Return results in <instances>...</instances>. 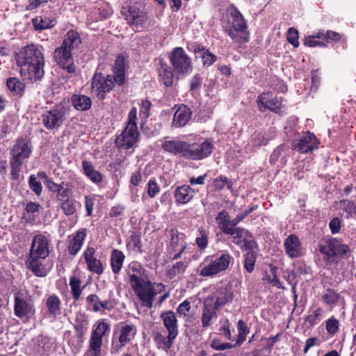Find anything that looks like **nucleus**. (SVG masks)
<instances>
[{"label": "nucleus", "instance_id": "1", "mask_svg": "<svg viewBox=\"0 0 356 356\" xmlns=\"http://www.w3.org/2000/svg\"><path fill=\"white\" fill-rule=\"evenodd\" d=\"M16 61L24 81L34 83L43 77L44 56L40 47L31 44L22 47L16 54Z\"/></svg>", "mask_w": 356, "mask_h": 356}, {"label": "nucleus", "instance_id": "2", "mask_svg": "<svg viewBox=\"0 0 356 356\" xmlns=\"http://www.w3.org/2000/svg\"><path fill=\"white\" fill-rule=\"evenodd\" d=\"M49 253L47 238L42 234L35 235L32 240L26 264L27 268L36 276L44 277L47 275V269L43 263Z\"/></svg>", "mask_w": 356, "mask_h": 356}, {"label": "nucleus", "instance_id": "3", "mask_svg": "<svg viewBox=\"0 0 356 356\" xmlns=\"http://www.w3.org/2000/svg\"><path fill=\"white\" fill-rule=\"evenodd\" d=\"M136 120L137 109L133 107L129 113L128 120L125 128L115 140V143L118 148L129 149L136 146L139 137Z\"/></svg>", "mask_w": 356, "mask_h": 356}, {"label": "nucleus", "instance_id": "4", "mask_svg": "<svg viewBox=\"0 0 356 356\" xmlns=\"http://www.w3.org/2000/svg\"><path fill=\"white\" fill-rule=\"evenodd\" d=\"M140 305L151 309L156 296L165 291V286L162 283L152 282L149 278L131 286Z\"/></svg>", "mask_w": 356, "mask_h": 356}, {"label": "nucleus", "instance_id": "5", "mask_svg": "<svg viewBox=\"0 0 356 356\" xmlns=\"http://www.w3.org/2000/svg\"><path fill=\"white\" fill-rule=\"evenodd\" d=\"M234 261L228 252L207 257L199 266V275L202 277H213L226 271Z\"/></svg>", "mask_w": 356, "mask_h": 356}, {"label": "nucleus", "instance_id": "6", "mask_svg": "<svg viewBox=\"0 0 356 356\" xmlns=\"http://www.w3.org/2000/svg\"><path fill=\"white\" fill-rule=\"evenodd\" d=\"M230 17L229 24L223 27L225 31L234 42L239 44L247 42L249 31L243 16L236 8H232L230 10Z\"/></svg>", "mask_w": 356, "mask_h": 356}, {"label": "nucleus", "instance_id": "7", "mask_svg": "<svg viewBox=\"0 0 356 356\" xmlns=\"http://www.w3.org/2000/svg\"><path fill=\"white\" fill-rule=\"evenodd\" d=\"M111 325L106 319H99L93 325L84 356H102L103 338L109 333Z\"/></svg>", "mask_w": 356, "mask_h": 356}, {"label": "nucleus", "instance_id": "8", "mask_svg": "<svg viewBox=\"0 0 356 356\" xmlns=\"http://www.w3.org/2000/svg\"><path fill=\"white\" fill-rule=\"evenodd\" d=\"M70 111L69 104L62 102L42 114V124L47 129H58L70 115Z\"/></svg>", "mask_w": 356, "mask_h": 356}, {"label": "nucleus", "instance_id": "9", "mask_svg": "<svg viewBox=\"0 0 356 356\" xmlns=\"http://www.w3.org/2000/svg\"><path fill=\"white\" fill-rule=\"evenodd\" d=\"M35 302L31 296L22 292L15 293L14 314L17 318L26 323L35 316Z\"/></svg>", "mask_w": 356, "mask_h": 356}, {"label": "nucleus", "instance_id": "10", "mask_svg": "<svg viewBox=\"0 0 356 356\" xmlns=\"http://www.w3.org/2000/svg\"><path fill=\"white\" fill-rule=\"evenodd\" d=\"M169 60L176 75H186L193 69L190 57L181 47H175L169 55Z\"/></svg>", "mask_w": 356, "mask_h": 356}, {"label": "nucleus", "instance_id": "11", "mask_svg": "<svg viewBox=\"0 0 356 356\" xmlns=\"http://www.w3.org/2000/svg\"><path fill=\"white\" fill-rule=\"evenodd\" d=\"M214 145L210 138H206L201 143H187L184 158L199 161L208 157L213 152Z\"/></svg>", "mask_w": 356, "mask_h": 356}, {"label": "nucleus", "instance_id": "12", "mask_svg": "<svg viewBox=\"0 0 356 356\" xmlns=\"http://www.w3.org/2000/svg\"><path fill=\"white\" fill-rule=\"evenodd\" d=\"M320 252L327 260L334 261L336 256L343 257L350 251L349 247L336 238L324 240L320 245Z\"/></svg>", "mask_w": 356, "mask_h": 356}, {"label": "nucleus", "instance_id": "13", "mask_svg": "<svg viewBox=\"0 0 356 356\" xmlns=\"http://www.w3.org/2000/svg\"><path fill=\"white\" fill-rule=\"evenodd\" d=\"M115 78L113 75L106 77L101 74H95L92 81V91L99 99H104L106 92H109L115 85Z\"/></svg>", "mask_w": 356, "mask_h": 356}, {"label": "nucleus", "instance_id": "14", "mask_svg": "<svg viewBox=\"0 0 356 356\" xmlns=\"http://www.w3.org/2000/svg\"><path fill=\"white\" fill-rule=\"evenodd\" d=\"M136 333V328L133 325L126 324L123 325L120 331L119 336L115 338L113 337L111 342V353H118L122 347L126 346Z\"/></svg>", "mask_w": 356, "mask_h": 356}, {"label": "nucleus", "instance_id": "15", "mask_svg": "<svg viewBox=\"0 0 356 356\" xmlns=\"http://www.w3.org/2000/svg\"><path fill=\"white\" fill-rule=\"evenodd\" d=\"M234 298V292L232 286L218 287L216 291L205 299H210L216 307L220 309L224 305L230 303Z\"/></svg>", "mask_w": 356, "mask_h": 356}, {"label": "nucleus", "instance_id": "16", "mask_svg": "<svg viewBox=\"0 0 356 356\" xmlns=\"http://www.w3.org/2000/svg\"><path fill=\"white\" fill-rule=\"evenodd\" d=\"M54 58L55 61L68 73H75L76 67L72 62V51L61 44L55 50Z\"/></svg>", "mask_w": 356, "mask_h": 356}, {"label": "nucleus", "instance_id": "17", "mask_svg": "<svg viewBox=\"0 0 356 356\" xmlns=\"http://www.w3.org/2000/svg\"><path fill=\"white\" fill-rule=\"evenodd\" d=\"M47 187L55 194L58 204L72 197V190L67 182L62 181L60 184H56L51 179H47Z\"/></svg>", "mask_w": 356, "mask_h": 356}, {"label": "nucleus", "instance_id": "18", "mask_svg": "<svg viewBox=\"0 0 356 356\" xmlns=\"http://www.w3.org/2000/svg\"><path fill=\"white\" fill-rule=\"evenodd\" d=\"M257 104L261 112L270 110L273 112L279 113L282 106L281 99L278 97L273 98L269 92H262L259 95Z\"/></svg>", "mask_w": 356, "mask_h": 356}, {"label": "nucleus", "instance_id": "19", "mask_svg": "<svg viewBox=\"0 0 356 356\" xmlns=\"http://www.w3.org/2000/svg\"><path fill=\"white\" fill-rule=\"evenodd\" d=\"M319 141L313 133H304L294 145V149L300 153H307L318 148Z\"/></svg>", "mask_w": 356, "mask_h": 356}, {"label": "nucleus", "instance_id": "20", "mask_svg": "<svg viewBox=\"0 0 356 356\" xmlns=\"http://www.w3.org/2000/svg\"><path fill=\"white\" fill-rule=\"evenodd\" d=\"M284 248L286 254L291 258H298L303 254L301 242L295 234H290L284 241Z\"/></svg>", "mask_w": 356, "mask_h": 356}, {"label": "nucleus", "instance_id": "21", "mask_svg": "<svg viewBox=\"0 0 356 356\" xmlns=\"http://www.w3.org/2000/svg\"><path fill=\"white\" fill-rule=\"evenodd\" d=\"M124 15L127 23L132 29H138L147 20L146 14L136 6H129L124 11Z\"/></svg>", "mask_w": 356, "mask_h": 356}, {"label": "nucleus", "instance_id": "22", "mask_svg": "<svg viewBox=\"0 0 356 356\" xmlns=\"http://www.w3.org/2000/svg\"><path fill=\"white\" fill-rule=\"evenodd\" d=\"M95 249L92 247H88L83 253V257L87 264L88 270L98 275L104 273L102 262L95 257Z\"/></svg>", "mask_w": 356, "mask_h": 356}, {"label": "nucleus", "instance_id": "23", "mask_svg": "<svg viewBox=\"0 0 356 356\" xmlns=\"http://www.w3.org/2000/svg\"><path fill=\"white\" fill-rule=\"evenodd\" d=\"M11 152L13 155L11 159L24 161L31 153L29 140L22 138L17 139Z\"/></svg>", "mask_w": 356, "mask_h": 356}, {"label": "nucleus", "instance_id": "24", "mask_svg": "<svg viewBox=\"0 0 356 356\" xmlns=\"http://www.w3.org/2000/svg\"><path fill=\"white\" fill-rule=\"evenodd\" d=\"M127 271L129 277L131 286L148 278L147 276L145 275L144 268L137 261L131 262L128 266Z\"/></svg>", "mask_w": 356, "mask_h": 356}, {"label": "nucleus", "instance_id": "25", "mask_svg": "<svg viewBox=\"0 0 356 356\" xmlns=\"http://www.w3.org/2000/svg\"><path fill=\"white\" fill-rule=\"evenodd\" d=\"M219 309L212 303L210 299H204L202 314V324L203 327H207L211 324V321L217 318V311Z\"/></svg>", "mask_w": 356, "mask_h": 356}, {"label": "nucleus", "instance_id": "26", "mask_svg": "<svg viewBox=\"0 0 356 356\" xmlns=\"http://www.w3.org/2000/svg\"><path fill=\"white\" fill-rule=\"evenodd\" d=\"M160 318L170 334V339H175L178 334V326L175 313L172 311L165 312L161 314Z\"/></svg>", "mask_w": 356, "mask_h": 356}, {"label": "nucleus", "instance_id": "27", "mask_svg": "<svg viewBox=\"0 0 356 356\" xmlns=\"http://www.w3.org/2000/svg\"><path fill=\"white\" fill-rule=\"evenodd\" d=\"M170 235V248L175 251L177 252L173 257V259H177L184 252L185 249V243L183 238V234H179L178 231L175 228H171L169 230Z\"/></svg>", "mask_w": 356, "mask_h": 356}, {"label": "nucleus", "instance_id": "28", "mask_svg": "<svg viewBox=\"0 0 356 356\" xmlns=\"http://www.w3.org/2000/svg\"><path fill=\"white\" fill-rule=\"evenodd\" d=\"M191 109L185 106H180L175 111L172 120V126L175 127H182L185 126L191 118Z\"/></svg>", "mask_w": 356, "mask_h": 356}, {"label": "nucleus", "instance_id": "29", "mask_svg": "<svg viewBox=\"0 0 356 356\" xmlns=\"http://www.w3.org/2000/svg\"><path fill=\"white\" fill-rule=\"evenodd\" d=\"M161 146L165 151L175 155H180L184 158L187 142L183 140H167L163 142Z\"/></svg>", "mask_w": 356, "mask_h": 356}, {"label": "nucleus", "instance_id": "30", "mask_svg": "<svg viewBox=\"0 0 356 356\" xmlns=\"http://www.w3.org/2000/svg\"><path fill=\"white\" fill-rule=\"evenodd\" d=\"M86 236V229L82 228L78 230L75 235L69 241L68 251L72 255H75L81 250L83 241Z\"/></svg>", "mask_w": 356, "mask_h": 356}, {"label": "nucleus", "instance_id": "31", "mask_svg": "<svg viewBox=\"0 0 356 356\" xmlns=\"http://www.w3.org/2000/svg\"><path fill=\"white\" fill-rule=\"evenodd\" d=\"M226 234L229 235L232 238V241L238 245H241L243 243L246 245L250 242L252 238L248 230L241 227L235 229L230 228Z\"/></svg>", "mask_w": 356, "mask_h": 356}, {"label": "nucleus", "instance_id": "32", "mask_svg": "<svg viewBox=\"0 0 356 356\" xmlns=\"http://www.w3.org/2000/svg\"><path fill=\"white\" fill-rule=\"evenodd\" d=\"M195 191L188 185L178 186L175 191L176 202L179 204L189 202L194 197Z\"/></svg>", "mask_w": 356, "mask_h": 356}, {"label": "nucleus", "instance_id": "33", "mask_svg": "<svg viewBox=\"0 0 356 356\" xmlns=\"http://www.w3.org/2000/svg\"><path fill=\"white\" fill-rule=\"evenodd\" d=\"M71 102L73 107L79 111H88L92 106L90 97L84 95H73L71 97Z\"/></svg>", "mask_w": 356, "mask_h": 356}, {"label": "nucleus", "instance_id": "34", "mask_svg": "<svg viewBox=\"0 0 356 356\" xmlns=\"http://www.w3.org/2000/svg\"><path fill=\"white\" fill-rule=\"evenodd\" d=\"M113 75L115 78V82L119 86H122L124 83V58L120 55L118 56L115 61L113 67Z\"/></svg>", "mask_w": 356, "mask_h": 356}, {"label": "nucleus", "instance_id": "35", "mask_svg": "<svg viewBox=\"0 0 356 356\" xmlns=\"http://www.w3.org/2000/svg\"><path fill=\"white\" fill-rule=\"evenodd\" d=\"M48 314L56 318L61 314V301L55 294L49 296L45 302Z\"/></svg>", "mask_w": 356, "mask_h": 356}, {"label": "nucleus", "instance_id": "36", "mask_svg": "<svg viewBox=\"0 0 356 356\" xmlns=\"http://www.w3.org/2000/svg\"><path fill=\"white\" fill-rule=\"evenodd\" d=\"M82 168L84 174L95 184H99L102 181V174L95 169L91 162L84 160L82 161Z\"/></svg>", "mask_w": 356, "mask_h": 356}, {"label": "nucleus", "instance_id": "37", "mask_svg": "<svg viewBox=\"0 0 356 356\" xmlns=\"http://www.w3.org/2000/svg\"><path fill=\"white\" fill-rule=\"evenodd\" d=\"M125 256L124 253L117 249L112 251L111 254V266L112 271L115 275H117L121 270Z\"/></svg>", "mask_w": 356, "mask_h": 356}, {"label": "nucleus", "instance_id": "38", "mask_svg": "<svg viewBox=\"0 0 356 356\" xmlns=\"http://www.w3.org/2000/svg\"><path fill=\"white\" fill-rule=\"evenodd\" d=\"M81 42V40L79 33L74 31H69L66 34L62 45L70 51H73L78 48Z\"/></svg>", "mask_w": 356, "mask_h": 356}, {"label": "nucleus", "instance_id": "39", "mask_svg": "<svg viewBox=\"0 0 356 356\" xmlns=\"http://www.w3.org/2000/svg\"><path fill=\"white\" fill-rule=\"evenodd\" d=\"M158 72L165 86L169 87L172 85L174 74L171 67L168 66L167 63H161L160 67L158 69Z\"/></svg>", "mask_w": 356, "mask_h": 356}, {"label": "nucleus", "instance_id": "40", "mask_svg": "<svg viewBox=\"0 0 356 356\" xmlns=\"http://www.w3.org/2000/svg\"><path fill=\"white\" fill-rule=\"evenodd\" d=\"M218 228L224 233L227 234L230 229V216L225 210L220 211L216 217Z\"/></svg>", "mask_w": 356, "mask_h": 356}, {"label": "nucleus", "instance_id": "41", "mask_svg": "<svg viewBox=\"0 0 356 356\" xmlns=\"http://www.w3.org/2000/svg\"><path fill=\"white\" fill-rule=\"evenodd\" d=\"M33 27L37 31H41L53 27L55 25L54 20L45 16H38L32 19Z\"/></svg>", "mask_w": 356, "mask_h": 356}, {"label": "nucleus", "instance_id": "42", "mask_svg": "<svg viewBox=\"0 0 356 356\" xmlns=\"http://www.w3.org/2000/svg\"><path fill=\"white\" fill-rule=\"evenodd\" d=\"M81 280L76 276H72L70 278V286L71 293L74 300H79L84 286L81 287Z\"/></svg>", "mask_w": 356, "mask_h": 356}, {"label": "nucleus", "instance_id": "43", "mask_svg": "<svg viewBox=\"0 0 356 356\" xmlns=\"http://www.w3.org/2000/svg\"><path fill=\"white\" fill-rule=\"evenodd\" d=\"M7 86L8 89L16 95L22 96L24 92L25 84L22 83L18 79L13 77L7 79Z\"/></svg>", "mask_w": 356, "mask_h": 356}, {"label": "nucleus", "instance_id": "44", "mask_svg": "<svg viewBox=\"0 0 356 356\" xmlns=\"http://www.w3.org/2000/svg\"><path fill=\"white\" fill-rule=\"evenodd\" d=\"M77 202L73 199L72 197L60 204H59L60 208L66 216L73 215L76 211Z\"/></svg>", "mask_w": 356, "mask_h": 356}, {"label": "nucleus", "instance_id": "45", "mask_svg": "<svg viewBox=\"0 0 356 356\" xmlns=\"http://www.w3.org/2000/svg\"><path fill=\"white\" fill-rule=\"evenodd\" d=\"M339 297V294L333 289H327L323 292L321 298L325 304L333 305L338 302Z\"/></svg>", "mask_w": 356, "mask_h": 356}, {"label": "nucleus", "instance_id": "46", "mask_svg": "<svg viewBox=\"0 0 356 356\" xmlns=\"http://www.w3.org/2000/svg\"><path fill=\"white\" fill-rule=\"evenodd\" d=\"M237 328L238 334L236 344L234 346H240L245 341L246 336L249 333V328L247 327L245 322L242 320H239L238 321Z\"/></svg>", "mask_w": 356, "mask_h": 356}, {"label": "nucleus", "instance_id": "47", "mask_svg": "<svg viewBox=\"0 0 356 356\" xmlns=\"http://www.w3.org/2000/svg\"><path fill=\"white\" fill-rule=\"evenodd\" d=\"M195 53L200 54L204 65H211L216 59V56L204 48H198L195 50Z\"/></svg>", "mask_w": 356, "mask_h": 356}, {"label": "nucleus", "instance_id": "48", "mask_svg": "<svg viewBox=\"0 0 356 356\" xmlns=\"http://www.w3.org/2000/svg\"><path fill=\"white\" fill-rule=\"evenodd\" d=\"M213 186L216 190H222L226 186L227 188L232 191L233 190V183L231 180L227 179V177L220 175L216 178L213 181Z\"/></svg>", "mask_w": 356, "mask_h": 356}, {"label": "nucleus", "instance_id": "49", "mask_svg": "<svg viewBox=\"0 0 356 356\" xmlns=\"http://www.w3.org/2000/svg\"><path fill=\"white\" fill-rule=\"evenodd\" d=\"M256 262V255L252 252H248L244 255V268L248 273H252Z\"/></svg>", "mask_w": 356, "mask_h": 356}, {"label": "nucleus", "instance_id": "50", "mask_svg": "<svg viewBox=\"0 0 356 356\" xmlns=\"http://www.w3.org/2000/svg\"><path fill=\"white\" fill-rule=\"evenodd\" d=\"M174 339H170L169 333L167 337L163 336L160 333H157L155 336V340L158 343V347L164 349L170 348L173 343Z\"/></svg>", "mask_w": 356, "mask_h": 356}, {"label": "nucleus", "instance_id": "51", "mask_svg": "<svg viewBox=\"0 0 356 356\" xmlns=\"http://www.w3.org/2000/svg\"><path fill=\"white\" fill-rule=\"evenodd\" d=\"M24 161H21L19 160L10 159V168L11 172L10 175L13 179L17 180L19 178V172L21 171L22 165Z\"/></svg>", "mask_w": 356, "mask_h": 356}, {"label": "nucleus", "instance_id": "52", "mask_svg": "<svg viewBox=\"0 0 356 356\" xmlns=\"http://www.w3.org/2000/svg\"><path fill=\"white\" fill-rule=\"evenodd\" d=\"M186 264L184 262L179 261L174 264L172 268L168 270V275L170 277H174L179 275L185 271Z\"/></svg>", "mask_w": 356, "mask_h": 356}, {"label": "nucleus", "instance_id": "53", "mask_svg": "<svg viewBox=\"0 0 356 356\" xmlns=\"http://www.w3.org/2000/svg\"><path fill=\"white\" fill-rule=\"evenodd\" d=\"M86 301L88 306L92 307L95 312H100V299L97 295L94 293L90 294L87 296Z\"/></svg>", "mask_w": 356, "mask_h": 356}, {"label": "nucleus", "instance_id": "54", "mask_svg": "<svg viewBox=\"0 0 356 356\" xmlns=\"http://www.w3.org/2000/svg\"><path fill=\"white\" fill-rule=\"evenodd\" d=\"M147 192L150 198H154L160 192V187L154 178L151 179L148 181L147 185Z\"/></svg>", "mask_w": 356, "mask_h": 356}, {"label": "nucleus", "instance_id": "55", "mask_svg": "<svg viewBox=\"0 0 356 356\" xmlns=\"http://www.w3.org/2000/svg\"><path fill=\"white\" fill-rule=\"evenodd\" d=\"M146 178V173L145 172H141L140 170L132 173L130 182L134 186H139L143 181V179Z\"/></svg>", "mask_w": 356, "mask_h": 356}, {"label": "nucleus", "instance_id": "56", "mask_svg": "<svg viewBox=\"0 0 356 356\" xmlns=\"http://www.w3.org/2000/svg\"><path fill=\"white\" fill-rule=\"evenodd\" d=\"M287 40L293 47H298V32L294 28H289L287 32Z\"/></svg>", "mask_w": 356, "mask_h": 356}, {"label": "nucleus", "instance_id": "57", "mask_svg": "<svg viewBox=\"0 0 356 356\" xmlns=\"http://www.w3.org/2000/svg\"><path fill=\"white\" fill-rule=\"evenodd\" d=\"M191 310V302L188 300L182 302L177 307V312L180 316H188Z\"/></svg>", "mask_w": 356, "mask_h": 356}, {"label": "nucleus", "instance_id": "58", "mask_svg": "<svg viewBox=\"0 0 356 356\" xmlns=\"http://www.w3.org/2000/svg\"><path fill=\"white\" fill-rule=\"evenodd\" d=\"M29 184L31 189L34 191L36 195H40L42 189L41 183L37 180L33 175L29 177Z\"/></svg>", "mask_w": 356, "mask_h": 356}, {"label": "nucleus", "instance_id": "59", "mask_svg": "<svg viewBox=\"0 0 356 356\" xmlns=\"http://www.w3.org/2000/svg\"><path fill=\"white\" fill-rule=\"evenodd\" d=\"M323 35V33H318L317 36L309 35L308 37H306L305 39L304 40L305 45L311 47L323 45V42H319L316 40V38H320Z\"/></svg>", "mask_w": 356, "mask_h": 356}, {"label": "nucleus", "instance_id": "60", "mask_svg": "<svg viewBox=\"0 0 356 356\" xmlns=\"http://www.w3.org/2000/svg\"><path fill=\"white\" fill-rule=\"evenodd\" d=\"M200 236L196 238V243L200 249H204L208 245V238L203 229H199Z\"/></svg>", "mask_w": 356, "mask_h": 356}, {"label": "nucleus", "instance_id": "61", "mask_svg": "<svg viewBox=\"0 0 356 356\" xmlns=\"http://www.w3.org/2000/svg\"><path fill=\"white\" fill-rule=\"evenodd\" d=\"M339 323L335 318H330L326 322V330L330 334H334L339 330Z\"/></svg>", "mask_w": 356, "mask_h": 356}, {"label": "nucleus", "instance_id": "62", "mask_svg": "<svg viewBox=\"0 0 356 356\" xmlns=\"http://www.w3.org/2000/svg\"><path fill=\"white\" fill-rule=\"evenodd\" d=\"M322 312V309L318 308L313 312V314L309 315L307 317L306 321H307L311 325H314L318 323L320 321L319 317L321 315Z\"/></svg>", "mask_w": 356, "mask_h": 356}, {"label": "nucleus", "instance_id": "63", "mask_svg": "<svg viewBox=\"0 0 356 356\" xmlns=\"http://www.w3.org/2000/svg\"><path fill=\"white\" fill-rule=\"evenodd\" d=\"M152 106L149 100L143 101L140 108V116L143 118L147 119L149 116V108Z\"/></svg>", "mask_w": 356, "mask_h": 356}, {"label": "nucleus", "instance_id": "64", "mask_svg": "<svg viewBox=\"0 0 356 356\" xmlns=\"http://www.w3.org/2000/svg\"><path fill=\"white\" fill-rule=\"evenodd\" d=\"M268 141V139L261 133L255 134L252 138V144L254 146H261L266 145Z\"/></svg>", "mask_w": 356, "mask_h": 356}]
</instances>
